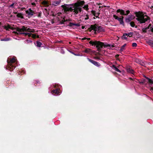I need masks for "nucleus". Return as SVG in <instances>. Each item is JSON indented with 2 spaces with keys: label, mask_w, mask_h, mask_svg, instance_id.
Returning <instances> with one entry per match:
<instances>
[{
  "label": "nucleus",
  "mask_w": 153,
  "mask_h": 153,
  "mask_svg": "<svg viewBox=\"0 0 153 153\" xmlns=\"http://www.w3.org/2000/svg\"><path fill=\"white\" fill-rule=\"evenodd\" d=\"M47 3V2L45 1H43L42 2V4L44 5H46Z\"/></svg>",
  "instance_id": "35"
},
{
  "label": "nucleus",
  "mask_w": 153,
  "mask_h": 153,
  "mask_svg": "<svg viewBox=\"0 0 153 153\" xmlns=\"http://www.w3.org/2000/svg\"><path fill=\"white\" fill-rule=\"evenodd\" d=\"M145 95H146V96L147 97L148 99H149V100H152V99L150 97H149L147 95H146V94H145Z\"/></svg>",
  "instance_id": "37"
},
{
  "label": "nucleus",
  "mask_w": 153,
  "mask_h": 153,
  "mask_svg": "<svg viewBox=\"0 0 153 153\" xmlns=\"http://www.w3.org/2000/svg\"><path fill=\"white\" fill-rule=\"evenodd\" d=\"M59 86H60V85H59L57 84H53L51 85L49 88L50 90H52L54 88L55 89V90H53L51 92L52 94L53 95L57 96L60 95V92L58 88H59Z\"/></svg>",
  "instance_id": "4"
},
{
  "label": "nucleus",
  "mask_w": 153,
  "mask_h": 153,
  "mask_svg": "<svg viewBox=\"0 0 153 153\" xmlns=\"http://www.w3.org/2000/svg\"><path fill=\"white\" fill-rule=\"evenodd\" d=\"M117 12L120 13L121 15L123 16L127 15L130 13V11L129 10H127L125 12L124 10L120 9L117 10Z\"/></svg>",
  "instance_id": "7"
},
{
  "label": "nucleus",
  "mask_w": 153,
  "mask_h": 153,
  "mask_svg": "<svg viewBox=\"0 0 153 153\" xmlns=\"http://www.w3.org/2000/svg\"><path fill=\"white\" fill-rule=\"evenodd\" d=\"M137 17L136 20L140 23H143L146 22H149V18L147 16H145L141 13H137L136 14Z\"/></svg>",
  "instance_id": "2"
},
{
  "label": "nucleus",
  "mask_w": 153,
  "mask_h": 153,
  "mask_svg": "<svg viewBox=\"0 0 153 153\" xmlns=\"http://www.w3.org/2000/svg\"><path fill=\"white\" fill-rule=\"evenodd\" d=\"M130 25L132 27H134L135 24L133 22H131L130 23Z\"/></svg>",
  "instance_id": "31"
},
{
  "label": "nucleus",
  "mask_w": 153,
  "mask_h": 153,
  "mask_svg": "<svg viewBox=\"0 0 153 153\" xmlns=\"http://www.w3.org/2000/svg\"><path fill=\"white\" fill-rule=\"evenodd\" d=\"M113 68L115 71H116L118 72L121 73V71L119 69H118V68L115 65H113Z\"/></svg>",
  "instance_id": "23"
},
{
  "label": "nucleus",
  "mask_w": 153,
  "mask_h": 153,
  "mask_svg": "<svg viewBox=\"0 0 153 153\" xmlns=\"http://www.w3.org/2000/svg\"><path fill=\"white\" fill-rule=\"evenodd\" d=\"M91 50L89 48H87L84 51H83L82 52L83 53H89L91 52Z\"/></svg>",
  "instance_id": "22"
},
{
  "label": "nucleus",
  "mask_w": 153,
  "mask_h": 153,
  "mask_svg": "<svg viewBox=\"0 0 153 153\" xmlns=\"http://www.w3.org/2000/svg\"><path fill=\"white\" fill-rule=\"evenodd\" d=\"M150 91L152 93H153V87L150 89Z\"/></svg>",
  "instance_id": "40"
},
{
  "label": "nucleus",
  "mask_w": 153,
  "mask_h": 153,
  "mask_svg": "<svg viewBox=\"0 0 153 153\" xmlns=\"http://www.w3.org/2000/svg\"><path fill=\"white\" fill-rule=\"evenodd\" d=\"M22 73H23V74H25V71L24 70V69H22Z\"/></svg>",
  "instance_id": "42"
},
{
  "label": "nucleus",
  "mask_w": 153,
  "mask_h": 153,
  "mask_svg": "<svg viewBox=\"0 0 153 153\" xmlns=\"http://www.w3.org/2000/svg\"><path fill=\"white\" fill-rule=\"evenodd\" d=\"M135 62L143 66H145L146 65V63L145 62L139 59H136L135 60Z\"/></svg>",
  "instance_id": "17"
},
{
  "label": "nucleus",
  "mask_w": 153,
  "mask_h": 153,
  "mask_svg": "<svg viewBox=\"0 0 153 153\" xmlns=\"http://www.w3.org/2000/svg\"><path fill=\"white\" fill-rule=\"evenodd\" d=\"M90 29V31L92 32H94L95 33H100L104 31V29L102 27L96 25H91Z\"/></svg>",
  "instance_id": "5"
},
{
  "label": "nucleus",
  "mask_w": 153,
  "mask_h": 153,
  "mask_svg": "<svg viewBox=\"0 0 153 153\" xmlns=\"http://www.w3.org/2000/svg\"><path fill=\"white\" fill-rule=\"evenodd\" d=\"M35 44L37 47H40L42 45V43L39 41H36Z\"/></svg>",
  "instance_id": "20"
},
{
  "label": "nucleus",
  "mask_w": 153,
  "mask_h": 153,
  "mask_svg": "<svg viewBox=\"0 0 153 153\" xmlns=\"http://www.w3.org/2000/svg\"><path fill=\"white\" fill-rule=\"evenodd\" d=\"M24 42L25 43L27 44L30 43H32V41L31 40L27 39L25 40Z\"/></svg>",
  "instance_id": "28"
},
{
  "label": "nucleus",
  "mask_w": 153,
  "mask_h": 153,
  "mask_svg": "<svg viewBox=\"0 0 153 153\" xmlns=\"http://www.w3.org/2000/svg\"><path fill=\"white\" fill-rule=\"evenodd\" d=\"M82 39V40H85L86 39H87V38H84Z\"/></svg>",
  "instance_id": "45"
},
{
  "label": "nucleus",
  "mask_w": 153,
  "mask_h": 153,
  "mask_svg": "<svg viewBox=\"0 0 153 153\" xmlns=\"http://www.w3.org/2000/svg\"><path fill=\"white\" fill-rule=\"evenodd\" d=\"M94 16H96L97 18V16L96 15V14L94 15Z\"/></svg>",
  "instance_id": "48"
},
{
  "label": "nucleus",
  "mask_w": 153,
  "mask_h": 153,
  "mask_svg": "<svg viewBox=\"0 0 153 153\" xmlns=\"http://www.w3.org/2000/svg\"><path fill=\"white\" fill-rule=\"evenodd\" d=\"M126 69L127 72L133 74H134V72L130 66H127L126 67Z\"/></svg>",
  "instance_id": "13"
},
{
  "label": "nucleus",
  "mask_w": 153,
  "mask_h": 153,
  "mask_svg": "<svg viewBox=\"0 0 153 153\" xmlns=\"http://www.w3.org/2000/svg\"><path fill=\"white\" fill-rule=\"evenodd\" d=\"M113 17L115 19H117L120 25H122L123 26L124 25V22L123 21V18L124 17L123 16H122V18H120L118 17L115 15H113Z\"/></svg>",
  "instance_id": "8"
},
{
  "label": "nucleus",
  "mask_w": 153,
  "mask_h": 153,
  "mask_svg": "<svg viewBox=\"0 0 153 153\" xmlns=\"http://www.w3.org/2000/svg\"><path fill=\"white\" fill-rule=\"evenodd\" d=\"M31 4L32 5H33V6H36V3L34 2H32L31 3Z\"/></svg>",
  "instance_id": "39"
},
{
  "label": "nucleus",
  "mask_w": 153,
  "mask_h": 153,
  "mask_svg": "<svg viewBox=\"0 0 153 153\" xmlns=\"http://www.w3.org/2000/svg\"><path fill=\"white\" fill-rule=\"evenodd\" d=\"M89 43L92 46L96 45V47L98 51H100L103 48L105 47V43L99 41H91L89 42Z\"/></svg>",
  "instance_id": "3"
},
{
  "label": "nucleus",
  "mask_w": 153,
  "mask_h": 153,
  "mask_svg": "<svg viewBox=\"0 0 153 153\" xmlns=\"http://www.w3.org/2000/svg\"><path fill=\"white\" fill-rule=\"evenodd\" d=\"M73 54L74 55L76 56V53H75L73 52Z\"/></svg>",
  "instance_id": "46"
},
{
  "label": "nucleus",
  "mask_w": 153,
  "mask_h": 153,
  "mask_svg": "<svg viewBox=\"0 0 153 153\" xmlns=\"http://www.w3.org/2000/svg\"><path fill=\"white\" fill-rule=\"evenodd\" d=\"M126 45V44L125 43L120 48V51H123L125 49V47Z\"/></svg>",
  "instance_id": "24"
},
{
  "label": "nucleus",
  "mask_w": 153,
  "mask_h": 153,
  "mask_svg": "<svg viewBox=\"0 0 153 153\" xmlns=\"http://www.w3.org/2000/svg\"><path fill=\"white\" fill-rule=\"evenodd\" d=\"M69 25L70 27H72L74 26H76L77 27H79L80 25L79 23H74L72 22H70L69 23Z\"/></svg>",
  "instance_id": "19"
},
{
  "label": "nucleus",
  "mask_w": 153,
  "mask_h": 153,
  "mask_svg": "<svg viewBox=\"0 0 153 153\" xmlns=\"http://www.w3.org/2000/svg\"><path fill=\"white\" fill-rule=\"evenodd\" d=\"M2 2V0H0V2Z\"/></svg>",
  "instance_id": "49"
},
{
  "label": "nucleus",
  "mask_w": 153,
  "mask_h": 153,
  "mask_svg": "<svg viewBox=\"0 0 153 153\" xmlns=\"http://www.w3.org/2000/svg\"><path fill=\"white\" fill-rule=\"evenodd\" d=\"M76 56H82L83 55L82 54H80L79 53H76Z\"/></svg>",
  "instance_id": "38"
},
{
  "label": "nucleus",
  "mask_w": 153,
  "mask_h": 153,
  "mask_svg": "<svg viewBox=\"0 0 153 153\" xmlns=\"http://www.w3.org/2000/svg\"><path fill=\"white\" fill-rule=\"evenodd\" d=\"M18 33L20 34H23L25 36H27L28 37H30L31 36V35H32V37L33 38H35L36 36V35L34 34H32L30 33H22L20 31H19Z\"/></svg>",
  "instance_id": "12"
},
{
  "label": "nucleus",
  "mask_w": 153,
  "mask_h": 153,
  "mask_svg": "<svg viewBox=\"0 0 153 153\" xmlns=\"http://www.w3.org/2000/svg\"><path fill=\"white\" fill-rule=\"evenodd\" d=\"M132 45L133 47H137V45L136 43L134 42L132 43Z\"/></svg>",
  "instance_id": "33"
},
{
  "label": "nucleus",
  "mask_w": 153,
  "mask_h": 153,
  "mask_svg": "<svg viewBox=\"0 0 153 153\" xmlns=\"http://www.w3.org/2000/svg\"><path fill=\"white\" fill-rule=\"evenodd\" d=\"M16 16L18 18H20L22 19L23 18V16L22 14L21 13H18L17 14Z\"/></svg>",
  "instance_id": "26"
},
{
  "label": "nucleus",
  "mask_w": 153,
  "mask_h": 153,
  "mask_svg": "<svg viewBox=\"0 0 153 153\" xmlns=\"http://www.w3.org/2000/svg\"><path fill=\"white\" fill-rule=\"evenodd\" d=\"M144 30L146 31H147L148 30L153 32V25L152 26L151 24H149L147 27L144 28Z\"/></svg>",
  "instance_id": "15"
},
{
  "label": "nucleus",
  "mask_w": 153,
  "mask_h": 153,
  "mask_svg": "<svg viewBox=\"0 0 153 153\" xmlns=\"http://www.w3.org/2000/svg\"><path fill=\"white\" fill-rule=\"evenodd\" d=\"M10 39L9 37H6L3 39H1L0 40L1 41H7L10 40Z\"/></svg>",
  "instance_id": "21"
},
{
  "label": "nucleus",
  "mask_w": 153,
  "mask_h": 153,
  "mask_svg": "<svg viewBox=\"0 0 153 153\" xmlns=\"http://www.w3.org/2000/svg\"><path fill=\"white\" fill-rule=\"evenodd\" d=\"M84 7L85 8L86 10H88V7L87 6H84Z\"/></svg>",
  "instance_id": "41"
},
{
  "label": "nucleus",
  "mask_w": 153,
  "mask_h": 153,
  "mask_svg": "<svg viewBox=\"0 0 153 153\" xmlns=\"http://www.w3.org/2000/svg\"><path fill=\"white\" fill-rule=\"evenodd\" d=\"M133 34V32H130L128 33H126V35H127V37L128 36H131Z\"/></svg>",
  "instance_id": "29"
},
{
  "label": "nucleus",
  "mask_w": 153,
  "mask_h": 153,
  "mask_svg": "<svg viewBox=\"0 0 153 153\" xmlns=\"http://www.w3.org/2000/svg\"><path fill=\"white\" fill-rule=\"evenodd\" d=\"M36 82L37 83H38L39 82V80H37L36 81Z\"/></svg>",
  "instance_id": "44"
},
{
  "label": "nucleus",
  "mask_w": 153,
  "mask_h": 153,
  "mask_svg": "<svg viewBox=\"0 0 153 153\" xmlns=\"http://www.w3.org/2000/svg\"><path fill=\"white\" fill-rule=\"evenodd\" d=\"M133 19V15L131 14L128 15V17L125 19V21L126 22L128 23L131 21Z\"/></svg>",
  "instance_id": "14"
},
{
  "label": "nucleus",
  "mask_w": 153,
  "mask_h": 153,
  "mask_svg": "<svg viewBox=\"0 0 153 153\" xmlns=\"http://www.w3.org/2000/svg\"><path fill=\"white\" fill-rule=\"evenodd\" d=\"M147 43L150 46L153 47V41L149 40L147 42Z\"/></svg>",
  "instance_id": "27"
},
{
  "label": "nucleus",
  "mask_w": 153,
  "mask_h": 153,
  "mask_svg": "<svg viewBox=\"0 0 153 153\" xmlns=\"http://www.w3.org/2000/svg\"><path fill=\"white\" fill-rule=\"evenodd\" d=\"M88 60L91 63L94 64L95 66L97 67H99L100 66V63L97 62H96L94 60L88 58H87Z\"/></svg>",
  "instance_id": "11"
},
{
  "label": "nucleus",
  "mask_w": 153,
  "mask_h": 153,
  "mask_svg": "<svg viewBox=\"0 0 153 153\" xmlns=\"http://www.w3.org/2000/svg\"><path fill=\"white\" fill-rule=\"evenodd\" d=\"M60 52L62 54H64L65 53V51L62 48L61 49Z\"/></svg>",
  "instance_id": "36"
},
{
  "label": "nucleus",
  "mask_w": 153,
  "mask_h": 153,
  "mask_svg": "<svg viewBox=\"0 0 153 153\" xmlns=\"http://www.w3.org/2000/svg\"><path fill=\"white\" fill-rule=\"evenodd\" d=\"M7 62L8 63L7 67H5V68L6 70H9L11 71L16 68L15 65L18 66L19 64L17 60L15 59V57H9Z\"/></svg>",
  "instance_id": "1"
},
{
  "label": "nucleus",
  "mask_w": 153,
  "mask_h": 153,
  "mask_svg": "<svg viewBox=\"0 0 153 153\" xmlns=\"http://www.w3.org/2000/svg\"><path fill=\"white\" fill-rule=\"evenodd\" d=\"M21 30L23 31H27V29L26 27L24 26L22 27L21 29Z\"/></svg>",
  "instance_id": "30"
},
{
  "label": "nucleus",
  "mask_w": 153,
  "mask_h": 153,
  "mask_svg": "<svg viewBox=\"0 0 153 153\" xmlns=\"http://www.w3.org/2000/svg\"><path fill=\"white\" fill-rule=\"evenodd\" d=\"M82 10L81 8L79 7H76L74 8L73 12L74 15L76 16H77L79 13Z\"/></svg>",
  "instance_id": "9"
},
{
  "label": "nucleus",
  "mask_w": 153,
  "mask_h": 153,
  "mask_svg": "<svg viewBox=\"0 0 153 153\" xmlns=\"http://www.w3.org/2000/svg\"><path fill=\"white\" fill-rule=\"evenodd\" d=\"M15 4V3L14 2L13 3H12V4H11L9 6V7H11V8H13L14 7V5Z\"/></svg>",
  "instance_id": "34"
},
{
  "label": "nucleus",
  "mask_w": 153,
  "mask_h": 153,
  "mask_svg": "<svg viewBox=\"0 0 153 153\" xmlns=\"http://www.w3.org/2000/svg\"><path fill=\"white\" fill-rule=\"evenodd\" d=\"M61 2V0H54L52 1L51 4L53 6H56L59 5Z\"/></svg>",
  "instance_id": "10"
},
{
  "label": "nucleus",
  "mask_w": 153,
  "mask_h": 153,
  "mask_svg": "<svg viewBox=\"0 0 153 153\" xmlns=\"http://www.w3.org/2000/svg\"><path fill=\"white\" fill-rule=\"evenodd\" d=\"M26 13L28 18H30L33 16L35 14V12L32 10L31 8H29L27 10L25 11Z\"/></svg>",
  "instance_id": "6"
},
{
  "label": "nucleus",
  "mask_w": 153,
  "mask_h": 153,
  "mask_svg": "<svg viewBox=\"0 0 153 153\" xmlns=\"http://www.w3.org/2000/svg\"><path fill=\"white\" fill-rule=\"evenodd\" d=\"M144 77L146 79H147L148 81V82H149V85L150 88H152L153 87V81L148 77H147L145 76Z\"/></svg>",
  "instance_id": "16"
},
{
  "label": "nucleus",
  "mask_w": 153,
  "mask_h": 153,
  "mask_svg": "<svg viewBox=\"0 0 153 153\" xmlns=\"http://www.w3.org/2000/svg\"><path fill=\"white\" fill-rule=\"evenodd\" d=\"M114 47V46L112 44H108L107 43H105V48H108V49H112Z\"/></svg>",
  "instance_id": "18"
},
{
  "label": "nucleus",
  "mask_w": 153,
  "mask_h": 153,
  "mask_svg": "<svg viewBox=\"0 0 153 153\" xmlns=\"http://www.w3.org/2000/svg\"><path fill=\"white\" fill-rule=\"evenodd\" d=\"M89 19L88 16L87 15H86L85 16H84V19L85 20H86L88 19Z\"/></svg>",
  "instance_id": "32"
},
{
  "label": "nucleus",
  "mask_w": 153,
  "mask_h": 153,
  "mask_svg": "<svg viewBox=\"0 0 153 153\" xmlns=\"http://www.w3.org/2000/svg\"><path fill=\"white\" fill-rule=\"evenodd\" d=\"M87 39L88 40H89L90 39V38H87Z\"/></svg>",
  "instance_id": "47"
},
{
  "label": "nucleus",
  "mask_w": 153,
  "mask_h": 153,
  "mask_svg": "<svg viewBox=\"0 0 153 153\" xmlns=\"http://www.w3.org/2000/svg\"><path fill=\"white\" fill-rule=\"evenodd\" d=\"M152 7H153V6H152Z\"/></svg>",
  "instance_id": "50"
},
{
  "label": "nucleus",
  "mask_w": 153,
  "mask_h": 153,
  "mask_svg": "<svg viewBox=\"0 0 153 153\" xmlns=\"http://www.w3.org/2000/svg\"><path fill=\"white\" fill-rule=\"evenodd\" d=\"M127 35H126V33H124L122 36V39H123L126 40L127 39Z\"/></svg>",
  "instance_id": "25"
},
{
  "label": "nucleus",
  "mask_w": 153,
  "mask_h": 153,
  "mask_svg": "<svg viewBox=\"0 0 153 153\" xmlns=\"http://www.w3.org/2000/svg\"><path fill=\"white\" fill-rule=\"evenodd\" d=\"M68 50V51L70 53H72V54H73V52H72V51H70L69 50Z\"/></svg>",
  "instance_id": "43"
}]
</instances>
